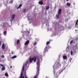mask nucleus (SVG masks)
<instances>
[{"label": "nucleus", "mask_w": 78, "mask_h": 78, "mask_svg": "<svg viewBox=\"0 0 78 78\" xmlns=\"http://www.w3.org/2000/svg\"><path fill=\"white\" fill-rule=\"evenodd\" d=\"M62 72V71H61L58 73L57 72H56L55 71H54V73L55 77V78H58L59 74H60Z\"/></svg>", "instance_id": "nucleus-1"}, {"label": "nucleus", "mask_w": 78, "mask_h": 78, "mask_svg": "<svg viewBox=\"0 0 78 78\" xmlns=\"http://www.w3.org/2000/svg\"><path fill=\"white\" fill-rule=\"evenodd\" d=\"M62 12V10L61 9H60L58 11V13L56 15V17L57 19H59V15L61 14V12Z\"/></svg>", "instance_id": "nucleus-2"}, {"label": "nucleus", "mask_w": 78, "mask_h": 78, "mask_svg": "<svg viewBox=\"0 0 78 78\" xmlns=\"http://www.w3.org/2000/svg\"><path fill=\"white\" fill-rule=\"evenodd\" d=\"M37 74L34 77V78H37V76L39 75V65L37 66Z\"/></svg>", "instance_id": "nucleus-3"}, {"label": "nucleus", "mask_w": 78, "mask_h": 78, "mask_svg": "<svg viewBox=\"0 0 78 78\" xmlns=\"http://www.w3.org/2000/svg\"><path fill=\"white\" fill-rule=\"evenodd\" d=\"M30 60V63H31L33 62V61L34 60V62H35L36 61V56H34V58H30L29 59Z\"/></svg>", "instance_id": "nucleus-4"}, {"label": "nucleus", "mask_w": 78, "mask_h": 78, "mask_svg": "<svg viewBox=\"0 0 78 78\" xmlns=\"http://www.w3.org/2000/svg\"><path fill=\"white\" fill-rule=\"evenodd\" d=\"M16 16V15L13 14L12 15V17L11 18V22H12V20H14V19H15V17Z\"/></svg>", "instance_id": "nucleus-5"}, {"label": "nucleus", "mask_w": 78, "mask_h": 78, "mask_svg": "<svg viewBox=\"0 0 78 78\" xmlns=\"http://www.w3.org/2000/svg\"><path fill=\"white\" fill-rule=\"evenodd\" d=\"M0 66H2V70H5V67L3 66V65H2V64H0Z\"/></svg>", "instance_id": "nucleus-6"}, {"label": "nucleus", "mask_w": 78, "mask_h": 78, "mask_svg": "<svg viewBox=\"0 0 78 78\" xmlns=\"http://www.w3.org/2000/svg\"><path fill=\"white\" fill-rule=\"evenodd\" d=\"M66 6L68 7H70V6H71V4L69 3H67L66 4Z\"/></svg>", "instance_id": "nucleus-7"}, {"label": "nucleus", "mask_w": 78, "mask_h": 78, "mask_svg": "<svg viewBox=\"0 0 78 78\" xmlns=\"http://www.w3.org/2000/svg\"><path fill=\"white\" fill-rule=\"evenodd\" d=\"M29 43L30 41H29L28 40H27L25 42V43L24 44V45H28V44H29Z\"/></svg>", "instance_id": "nucleus-8"}, {"label": "nucleus", "mask_w": 78, "mask_h": 78, "mask_svg": "<svg viewBox=\"0 0 78 78\" xmlns=\"http://www.w3.org/2000/svg\"><path fill=\"white\" fill-rule=\"evenodd\" d=\"M25 66H27V63H25V64H23V67L22 69V70L23 71V70H24V67Z\"/></svg>", "instance_id": "nucleus-9"}, {"label": "nucleus", "mask_w": 78, "mask_h": 78, "mask_svg": "<svg viewBox=\"0 0 78 78\" xmlns=\"http://www.w3.org/2000/svg\"><path fill=\"white\" fill-rule=\"evenodd\" d=\"M39 3L40 4V5H43V2H42V1H39Z\"/></svg>", "instance_id": "nucleus-10"}, {"label": "nucleus", "mask_w": 78, "mask_h": 78, "mask_svg": "<svg viewBox=\"0 0 78 78\" xmlns=\"http://www.w3.org/2000/svg\"><path fill=\"white\" fill-rule=\"evenodd\" d=\"M63 58L64 59H66L67 58V57L66 56V55H65L63 56Z\"/></svg>", "instance_id": "nucleus-11"}, {"label": "nucleus", "mask_w": 78, "mask_h": 78, "mask_svg": "<svg viewBox=\"0 0 78 78\" xmlns=\"http://www.w3.org/2000/svg\"><path fill=\"white\" fill-rule=\"evenodd\" d=\"M48 47H49V46H47L45 47V48H44V51H47V50H48L47 49Z\"/></svg>", "instance_id": "nucleus-12"}, {"label": "nucleus", "mask_w": 78, "mask_h": 78, "mask_svg": "<svg viewBox=\"0 0 78 78\" xmlns=\"http://www.w3.org/2000/svg\"><path fill=\"white\" fill-rule=\"evenodd\" d=\"M37 65H39V64H40V61H39V60H38L37 61Z\"/></svg>", "instance_id": "nucleus-13"}, {"label": "nucleus", "mask_w": 78, "mask_h": 78, "mask_svg": "<svg viewBox=\"0 0 78 78\" xmlns=\"http://www.w3.org/2000/svg\"><path fill=\"white\" fill-rule=\"evenodd\" d=\"M17 58V56L16 55H15L13 57H11V58L12 59H14V58Z\"/></svg>", "instance_id": "nucleus-14"}, {"label": "nucleus", "mask_w": 78, "mask_h": 78, "mask_svg": "<svg viewBox=\"0 0 78 78\" xmlns=\"http://www.w3.org/2000/svg\"><path fill=\"white\" fill-rule=\"evenodd\" d=\"M19 43H20V41L19 40H17L16 42V44H17V45H18V44H19Z\"/></svg>", "instance_id": "nucleus-15"}, {"label": "nucleus", "mask_w": 78, "mask_h": 78, "mask_svg": "<svg viewBox=\"0 0 78 78\" xmlns=\"http://www.w3.org/2000/svg\"><path fill=\"white\" fill-rule=\"evenodd\" d=\"M22 6V4H20L19 5V6H18L17 8H21Z\"/></svg>", "instance_id": "nucleus-16"}, {"label": "nucleus", "mask_w": 78, "mask_h": 78, "mask_svg": "<svg viewBox=\"0 0 78 78\" xmlns=\"http://www.w3.org/2000/svg\"><path fill=\"white\" fill-rule=\"evenodd\" d=\"M2 49H5V46L4 44H2Z\"/></svg>", "instance_id": "nucleus-17"}, {"label": "nucleus", "mask_w": 78, "mask_h": 78, "mask_svg": "<svg viewBox=\"0 0 78 78\" xmlns=\"http://www.w3.org/2000/svg\"><path fill=\"white\" fill-rule=\"evenodd\" d=\"M5 75L6 76H9L8 74V73H5Z\"/></svg>", "instance_id": "nucleus-18"}, {"label": "nucleus", "mask_w": 78, "mask_h": 78, "mask_svg": "<svg viewBox=\"0 0 78 78\" xmlns=\"http://www.w3.org/2000/svg\"><path fill=\"white\" fill-rule=\"evenodd\" d=\"M48 9H49V6H46V9L47 10Z\"/></svg>", "instance_id": "nucleus-19"}, {"label": "nucleus", "mask_w": 78, "mask_h": 78, "mask_svg": "<svg viewBox=\"0 0 78 78\" xmlns=\"http://www.w3.org/2000/svg\"><path fill=\"white\" fill-rule=\"evenodd\" d=\"M37 42L35 41V42L34 44V45H37Z\"/></svg>", "instance_id": "nucleus-20"}, {"label": "nucleus", "mask_w": 78, "mask_h": 78, "mask_svg": "<svg viewBox=\"0 0 78 78\" xmlns=\"http://www.w3.org/2000/svg\"><path fill=\"white\" fill-rule=\"evenodd\" d=\"M4 35H6V31H4Z\"/></svg>", "instance_id": "nucleus-21"}, {"label": "nucleus", "mask_w": 78, "mask_h": 78, "mask_svg": "<svg viewBox=\"0 0 78 78\" xmlns=\"http://www.w3.org/2000/svg\"><path fill=\"white\" fill-rule=\"evenodd\" d=\"M26 11H27V10H26V9H23V12L24 13H25V12H26Z\"/></svg>", "instance_id": "nucleus-22"}, {"label": "nucleus", "mask_w": 78, "mask_h": 78, "mask_svg": "<svg viewBox=\"0 0 78 78\" xmlns=\"http://www.w3.org/2000/svg\"><path fill=\"white\" fill-rule=\"evenodd\" d=\"M50 44V42L49 41H48L46 44V46H47V45H48V44Z\"/></svg>", "instance_id": "nucleus-23"}, {"label": "nucleus", "mask_w": 78, "mask_h": 78, "mask_svg": "<svg viewBox=\"0 0 78 78\" xmlns=\"http://www.w3.org/2000/svg\"><path fill=\"white\" fill-rule=\"evenodd\" d=\"M71 55L72 56L73 55V51H71V53H70Z\"/></svg>", "instance_id": "nucleus-24"}, {"label": "nucleus", "mask_w": 78, "mask_h": 78, "mask_svg": "<svg viewBox=\"0 0 78 78\" xmlns=\"http://www.w3.org/2000/svg\"><path fill=\"white\" fill-rule=\"evenodd\" d=\"M13 3V1L12 0H11L10 2V3Z\"/></svg>", "instance_id": "nucleus-25"}, {"label": "nucleus", "mask_w": 78, "mask_h": 78, "mask_svg": "<svg viewBox=\"0 0 78 78\" xmlns=\"http://www.w3.org/2000/svg\"><path fill=\"white\" fill-rule=\"evenodd\" d=\"M78 25V22H76L75 23V26H76V25Z\"/></svg>", "instance_id": "nucleus-26"}, {"label": "nucleus", "mask_w": 78, "mask_h": 78, "mask_svg": "<svg viewBox=\"0 0 78 78\" xmlns=\"http://www.w3.org/2000/svg\"><path fill=\"white\" fill-rule=\"evenodd\" d=\"M72 43H73V41H71L70 42V44H72Z\"/></svg>", "instance_id": "nucleus-27"}, {"label": "nucleus", "mask_w": 78, "mask_h": 78, "mask_svg": "<svg viewBox=\"0 0 78 78\" xmlns=\"http://www.w3.org/2000/svg\"><path fill=\"white\" fill-rule=\"evenodd\" d=\"M11 53L12 54H14V52L13 51H12Z\"/></svg>", "instance_id": "nucleus-28"}, {"label": "nucleus", "mask_w": 78, "mask_h": 78, "mask_svg": "<svg viewBox=\"0 0 78 78\" xmlns=\"http://www.w3.org/2000/svg\"><path fill=\"white\" fill-rule=\"evenodd\" d=\"M2 58H5V56L3 55L2 56Z\"/></svg>", "instance_id": "nucleus-29"}, {"label": "nucleus", "mask_w": 78, "mask_h": 78, "mask_svg": "<svg viewBox=\"0 0 78 78\" xmlns=\"http://www.w3.org/2000/svg\"><path fill=\"white\" fill-rule=\"evenodd\" d=\"M35 40H37V41H38V39H37V38L35 39Z\"/></svg>", "instance_id": "nucleus-30"}, {"label": "nucleus", "mask_w": 78, "mask_h": 78, "mask_svg": "<svg viewBox=\"0 0 78 78\" xmlns=\"http://www.w3.org/2000/svg\"><path fill=\"white\" fill-rule=\"evenodd\" d=\"M12 66H10V68H12Z\"/></svg>", "instance_id": "nucleus-31"}, {"label": "nucleus", "mask_w": 78, "mask_h": 78, "mask_svg": "<svg viewBox=\"0 0 78 78\" xmlns=\"http://www.w3.org/2000/svg\"><path fill=\"white\" fill-rule=\"evenodd\" d=\"M1 45V41L0 40V45Z\"/></svg>", "instance_id": "nucleus-32"}, {"label": "nucleus", "mask_w": 78, "mask_h": 78, "mask_svg": "<svg viewBox=\"0 0 78 78\" xmlns=\"http://www.w3.org/2000/svg\"><path fill=\"white\" fill-rule=\"evenodd\" d=\"M76 22H78V19L77 20Z\"/></svg>", "instance_id": "nucleus-33"}, {"label": "nucleus", "mask_w": 78, "mask_h": 78, "mask_svg": "<svg viewBox=\"0 0 78 78\" xmlns=\"http://www.w3.org/2000/svg\"><path fill=\"white\" fill-rule=\"evenodd\" d=\"M3 25H5V23H3Z\"/></svg>", "instance_id": "nucleus-34"}, {"label": "nucleus", "mask_w": 78, "mask_h": 78, "mask_svg": "<svg viewBox=\"0 0 78 78\" xmlns=\"http://www.w3.org/2000/svg\"><path fill=\"white\" fill-rule=\"evenodd\" d=\"M45 78H48V77H47V76H46Z\"/></svg>", "instance_id": "nucleus-35"}, {"label": "nucleus", "mask_w": 78, "mask_h": 78, "mask_svg": "<svg viewBox=\"0 0 78 78\" xmlns=\"http://www.w3.org/2000/svg\"><path fill=\"white\" fill-rule=\"evenodd\" d=\"M25 78H28V77H27V76H26L25 77Z\"/></svg>", "instance_id": "nucleus-36"}, {"label": "nucleus", "mask_w": 78, "mask_h": 78, "mask_svg": "<svg viewBox=\"0 0 78 78\" xmlns=\"http://www.w3.org/2000/svg\"><path fill=\"white\" fill-rule=\"evenodd\" d=\"M75 30V31H78V30Z\"/></svg>", "instance_id": "nucleus-37"}, {"label": "nucleus", "mask_w": 78, "mask_h": 78, "mask_svg": "<svg viewBox=\"0 0 78 78\" xmlns=\"http://www.w3.org/2000/svg\"><path fill=\"white\" fill-rule=\"evenodd\" d=\"M73 5H75V3H73Z\"/></svg>", "instance_id": "nucleus-38"}, {"label": "nucleus", "mask_w": 78, "mask_h": 78, "mask_svg": "<svg viewBox=\"0 0 78 78\" xmlns=\"http://www.w3.org/2000/svg\"><path fill=\"white\" fill-rule=\"evenodd\" d=\"M69 0H66V1H69Z\"/></svg>", "instance_id": "nucleus-39"}, {"label": "nucleus", "mask_w": 78, "mask_h": 78, "mask_svg": "<svg viewBox=\"0 0 78 78\" xmlns=\"http://www.w3.org/2000/svg\"><path fill=\"white\" fill-rule=\"evenodd\" d=\"M41 1H43V0H41Z\"/></svg>", "instance_id": "nucleus-40"}, {"label": "nucleus", "mask_w": 78, "mask_h": 78, "mask_svg": "<svg viewBox=\"0 0 78 78\" xmlns=\"http://www.w3.org/2000/svg\"><path fill=\"white\" fill-rule=\"evenodd\" d=\"M54 69H55L54 68H53V70H54Z\"/></svg>", "instance_id": "nucleus-41"}, {"label": "nucleus", "mask_w": 78, "mask_h": 78, "mask_svg": "<svg viewBox=\"0 0 78 78\" xmlns=\"http://www.w3.org/2000/svg\"><path fill=\"white\" fill-rule=\"evenodd\" d=\"M50 47V48H51V47Z\"/></svg>", "instance_id": "nucleus-42"}]
</instances>
